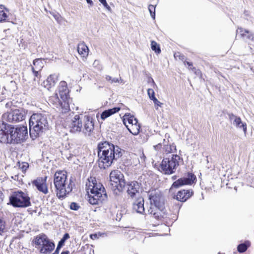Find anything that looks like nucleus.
Here are the masks:
<instances>
[{
	"label": "nucleus",
	"instance_id": "obj_1",
	"mask_svg": "<svg viewBox=\"0 0 254 254\" xmlns=\"http://www.w3.org/2000/svg\"><path fill=\"white\" fill-rule=\"evenodd\" d=\"M28 137L26 127H14L4 122L0 124V142L15 144L23 142Z\"/></svg>",
	"mask_w": 254,
	"mask_h": 254
},
{
	"label": "nucleus",
	"instance_id": "obj_2",
	"mask_svg": "<svg viewBox=\"0 0 254 254\" xmlns=\"http://www.w3.org/2000/svg\"><path fill=\"white\" fill-rule=\"evenodd\" d=\"M123 155L122 149L117 145L108 141L100 142L98 145L99 165L106 169Z\"/></svg>",
	"mask_w": 254,
	"mask_h": 254
},
{
	"label": "nucleus",
	"instance_id": "obj_3",
	"mask_svg": "<svg viewBox=\"0 0 254 254\" xmlns=\"http://www.w3.org/2000/svg\"><path fill=\"white\" fill-rule=\"evenodd\" d=\"M89 194V202L92 205L100 204L106 202L108 196L104 187L100 183H97L95 178L91 177L86 184Z\"/></svg>",
	"mask_w": 254,
	"mask_h": 254
},
{
	"label": "nucleus",
	"instance_id": "obj_4",
	"mask_svg": "<svg viewBox=\"0 0 254 254\" xmlns=\"http://www.w3.org/2000/svg\"><path fill=\"white\" fill-rule=\"evenodd\" d=\"M49 124L45 115L33 114L29 119V131L31 137L34 139L48 129Z\"/></svg>",
	"mask_w": 254,
	"mask_h": 254
},
{
	"label": "nucleus",
	"instance_id": "obj_5",
	"mask_svg": "<svg viewBox=\"0 0 254 254\" xmlns=\"http://www.w3.org/2000/svg\"><path fill=\"white\" fill-rule=\"evenodd\" d=\"M73 182L71 179L69 182L65 172L57 171L54 177V184L57 191V195L60 198H64L66 194L70 192L73 188Z\"/></svg>",
	"mask_w": 254,
	"mask_h": 254
},
{
	"label": "nucleus",
	"instance_id": "obj_6",
	"mask_svg": "<svg viewBox=\"0 0 254 254\" xmlns=\"http://www.w3.org/2000/svg\"><path fill=\"white\" fill-rule=\"evenodd\" d=\"M180 160V157L176 154L172 155L171 157L164 158L160 166L161 172L168 175L175 173L179 166Z\"/></svg>",
	"mask_w": 254,
	"mask_h": 254
},
{
	"label": "nucleus",
	"instance_id": "obj_7",
	"mask_svg": "<svg viewBox=\"0 0 254 254\" xmlns=\"http://www.w3.org/2000/svg\"><path fill=\"white\" fill-rule=\"evenodd\" d=\"M9 203L14 207L25 208L31 205L28 195L22 191H15L9 196Z\"/></svg>",
	"mask_w": 254,
	"mask_h": 254
},
{
	"label": "nucleus",
	"instance_id": "obj_8",
	"mask_svg": "<svg viewBox=\"0 0 254 254\" xmlns=\"http://www.w3.org/2000/svg\"><path fill=\"white\" fill-rule=\"evenodd\" d=\"M33 241L36 245L41 246L40 252L42 254H50L55 248L54 243L51 242L48 237L43 233L37 236L34 239Z\"/></svg>",
	"mask_w": 254,
	"mask_h": 254
},
{
	"label": "nucleus",
	"instance_id": "obj_9",
	"mask_svg": "<svg viewBox=\"0 0 254 254\" xmlns=\"http://www.w3.org/2000/svg\"><path fill=\"white\" fill-rule=\"evenodd\" d=\"M26 112L22 108L11 110L10 112L3 114V120L10 123H16L25 119Z\"/></svg>",
	"mask_w": 254,
	"mask_h": 254
},
{
	"label": "nucleus",
	"instance_id": "obj_10",
	"mask_svg": "<svg viewBox=\"0 0 254 254\" xmlns=\"http://www.w3.org/2000/svg\"><path fill=\"white\" fill-rule=\"evenodd\" d=\"M123 174L119 170L112 171L110 174V179L112 186L115 185L118 190L122 191L126 186Z\"/></svg>",
	"mask_w": 254,
	"mask_h": 254
},
{
	"label": "nucleus",
	"instance_id": "obj_11",
	"mask_svg": "<svg viewBox=\"0 0 254 254\" xmlns=\"http://www.w3.org/2000/svg\"><path fill=\"white\" fill-rule=\"evenodd\" d=\"M49 104L54 105L63 113H66L70 111L69 103L68 101L60 99L58 93L51 96L49 99Z\"/></svg>",
	"mask_w": 254,
	"mask_h": 254
},
{
	"label": "nucleus",
	"instance_id": "obj_12",
	"mask_svg": "<svg viewBox=\"0 0 254 254\" xmlns=\"http://www.w3.org/2000/svg\"><path fill=\"white\" fill-rule=\"evenodd\" d=\"M150 206L157 208L159 210L164 208V199L159 191H152L149 195Z\"/></svg>",
	"mask_w": 254,
	"mask_h": 254
},
{
	"label": "nucleus",
	"instance_id": "obj_13",
	"mask_svg": "<svg viewBox=\"0 0 254 254\" xmlns=\"http://www.w3.org/2000/svg\"><path fill=\"white\" fill-rule=\"evenodd\" d=\"M70 132L76 133L82 131V123L79 115H76L71 120L68 125Z\"/></svg>",
	"mask_w": 254,
	"mask_h": 254
},
{
	"label": "nucleus",
	"instance_id": "obj_14",
	"mask_svg": "<svg viewBox=\"0 0 254 254\" xmlns=\"http://www.w3.org/2000/svg\"><path fill=\"white\" fill-rule=\"evenodd\" d=\"M195 180L196 177L193 174L188 173L187 177L180 178L174 182L172 187L177 188L185 185H191Z\"/></svg>",
	"mask_w": 254,
	"mask_h": 254
},
{
	"label": "nucleus",
	"instance_id": "obj_15",
	"mask_svg": "<svg viewBox=\"0 0 254 254\" xmlns=\"http://www.w3.org/2000/svg\"><path fill=\"white\" fill-rule=\"evenodd\" d=\"M127 195L133 198L139 194L140 184L137 181H131L127 184Z\"/></svg>",
	"mask_w": 254,
	"mask_h": 254
},
{
	"label": "nucleus",
	"instance_id": "obj_16",
	"mask_svg": "<svg viewBox=\"0 0 254 254\" xmlns=\"http://www.w3.org/2000/svg\"><path fill=\"white\" fill-rule=\"evenodd\" d=\"M228 116L231 124L236 128H242L246 134L247 129L246 123H243L240 117L234 115L233 113H229Z\"/></svg>",
	"mask_w": 254,
	"mask_h": 254
},
{
	"label": "nucleus",
	"instance_id": "obj_17",
	"mask_svg": "<svg viewBox=\"0 0 254 254\" xmlns=\"http://www.w3.org/2000/svg\"><path fill=\"white\" fill-rule=\"evenodd\" d=\"M47 178V177L44 178L39 177L32 182L33 185L35 186L36 189L44 194L48 193V189L46 185Z\"/></svg>",
	"mask_w": 254,
	"mask_h": 254
},
{
	"label": "nucleus",
	"instance_id": "obj_18",
	"mask_svg": "<svg viewBox=\"0 0 254 254\" xmlns=\"http://www.w3.org/2000/svg\"><path fill=\"white\" fill-rule=\"evenodd\" d=\"M59 94L62 100L68 101L69 103L70 99L69 97V90L67 87V83L64 81L60 82L59 85Z\"/></svg>",
	"mask_w": 254,
	"mask_h": 254
},
{
	"label": "nucleus",
	"instance_id": "obj_19",
	"mask_svg": "<svg viewBox=\"0 0 254 254\" xmlns=\"http://www.w3.org/2000/svg\"><path fill=\"white\" fill-rule=\"evenodd\" d=\"M94 128V125L92 119L89 116H85L84 127L83 128H82V132L86 135H90Z\"/></svg>",
	"mask_w": 254,
	"mask_h": 254
},
{
	"label": "nucleus",
	"instance_id": "obj_20",
	"mask_svg": "<svg viewBox=\"0 0 254 254\" xmlns=\"http://www.w3.org/2000/svg\"><path fill=\"white\" fill-rule=\"evenodd\" d=\"M144 200L142 196H138L132 204V209L137 213L142 214L144 211Z\"/></svg>",
	"mask_w": 254,
	"mask_h": 254
},
{
	"label": "nucleus",
	"instance_id": "obj_21",
	"mask_svg": "<svg viewBox=\"0 0 254 254\" xmlns=\"http://www.w3.org/2000/svg\"><path fill=\"white\" fill-rule=\"evenodd\" d=\"M193 194V191L190 190H182L178 192L176 199L180 201L185 202L190 198Z\"/></svg>",
	"mask_w": 254,
	"mask_h": 254
},
{
	"label": "nucleus",
	"instance_id": "obj_22",
	"mask_svg": "<svg viewBox=\"0 0 254 254\" xmlns=\"http://www.w3.org/2000/svg\"><path fill=\"white\" fill-rule=\"evenodd\" d=\"M57 81V76L56 74L50 75L46 80L43 82V86L49 90L54 87Z\"/></svg>",
	"mask_w": 254,
	"mask_h": 254
},
{
	"label": "nucleus",
	"instance_id": "obj_23",
	"mask_svg": "<svg viewBox=\"0 0 254 254\" xmlns=\"http://www.w3.org/2000/svg\"><path fill=\"white\" fill-rule=\"evenodd\" d=\"M121 108L120 107H115L112 109H109L108 110H106L102 112L101 114V118L104 120L106 118L111 116V115L114 114L118 112L120 110Z\"/></svg>",
	"mask_w": 254,
	"mask_h": 254
},
{
	"label": "nucleus",
	"instance_id": "obj_24",
	"mask_svg": "<svg viewBox=\"0 0 254 254\" xmlns=\"http://www.w3.org/2000/svg\"><path fill=\"white\" fill-rule=\"evenodd\" d=\"M77 51L78 54L82 57H86L88 55L89 49L88 47L84 42L78 44L77 46Z\"/></svg>",
	"mask_w": 254,
	"mask_h": 254
},
{
	"label": "nucleus",
	"instance_id": "obj_25",
	"mask_svg": "<svg viewBox=\"0 0 254 254\" xmlns=\"http://www.w3.org/2000/svg\"><path fill=\"white\" fill-rule=\"evenodd\" d=\"M165 139H163L164 147L162 153L163 154H168L174 152L176 150V146L174 143L172 144H165Z\"/></svg>",
	"mask_w": 254,
	"mask_h": 254
},
{
	"label": "nucleus",
	"instance_id": "obj_26",
	"mask_svg": "<svg viewBox=\"0 0 254 254\" xmlns=\"http://www.w3.org/2000/svg\"><path fill=\"white\" fill-rule=\"evenodd\" d=\"M137 120L133 116H131L129 114H126L124 116L123 122L124 125L127 127L128 125H127V123L130 125H134L136 123H137Z\"/></svg>",
	"mask_w": 254,
	"mask_h": 254
},
{
	"label": "nucleus",
	"instance_id": "obj_27",
	"mask_svg": "<svg viewBox=\"0 0 254 254\" xmlns=\"http://www.w3.org/2000/svg\"><path fill=\"white\" fill-rule=\"evenodd\" d=\"M163 210H159L156 207L150 206L148 209V213L152 215L154 218L157 220H160L162 217L160 211H162Z\"/></svg>",
	"mask_w": 254,
	"mask_h": 254
},
{
	"label": "nucleus",
	"instance_id": "obj_28",
	"mask_svg": "<svg viewBox=\"0 0 254 254\" xmlns=\"http://www.w3.org/2000/svg\"><path fill=\"white\" fill-rule=\"evenodd\" d=\"M140 128V127L138 123L134 125L132 124L129 127H127L128 131L133 135H137L139 133Z\"/></svg>",
	"mask_w": 254,
	"mask_h": 254
},
{
	"label": "nucleus",
	"instance_id": "obj_29",
	"mask_svg": "<svg viewBox=\"0 0 254 254\" xmlns=\"http://www.w3.org/2000/svg\"><path fill=\"white\" fill-rule=\"evenodd\" d=\"M250 242L246 241L245 243L239 244L238 246L237 250L239 253H242L246 252L250 246Z\"/></svg>",
	"mask_w": 254,
	"mask_h": 254
},
{
	"label": "nucleus",
	"instance_id": "obj_30",
	"mask_svg": "<svg viewBox=\"0 0 254 254\" xmlns=\"http://www.w3.org/2000/svg\"><path fill=\"white\" fill-rule=\"evenodd\" d=\"M33 64L35 68L38 70H41L44 66L43 60L41 59H36L33 61Z\"/></svg>",
	"mask_w": 254,
	"mask_h": 254
},
{
	"label": "nucleus",
	"instance_id": "obj_31",
	"mask_svg": "<svg viewBox=\"0 0 254 254\" xmlns=\"http://www.w3.org/2000/svg\"><path fill=\"white\" fill-rule=\"evenodd\" d=\"M4 9V6L0 5V22L4 21L7 17V13L5 12Z\"/></svg>",
	"mask_w": 254,
	"mask_h": 254
},
{
	"label": "nucleus",
	"instance_id": "obj_32",
	"mask_svg": "<svg viewBox=\"0 0 254 254\" xmlns=\"http://www.w3.org/2000/svg\"><path fill=\"white\" fill-rule=\"evenodd\" d=\"M151 48L156 53L159 54L161 53V50L159 45L154 41H151Z\"/></svg>",
	"mask_w": 254,
	"mask_h": 254
},
{
	"label": "nucleus",
	"instance_id": "obj_33",
	"mask_svg": "<svg viewBox=\"0 0 254 254\" xmlns=\"http://www.w3.org/2000/svg\"><path fill=\"white\" fill-rule=\"evenodd\" d=\"M105 78L107 81L110 82L111 83L119 82L120 80H122L121 78H120V79L117 78H113L111 76L107 75H106Z\"/></svg>",
	"mask_w": 254,
	"mask_h": 254
},
{
	"label": "nucleus",
	"instance_id": "obj_34",
	"mask_svg": "<svg viewBox=\"0 0 254 254\" xmlns=\"http://www.w3.org/2000/svg\"><path fill=\"white\" fill-rule=\"evenodd\" d=\"M148 10L149 11L151 17L155 19V6L154 5L150 4L148 6Z\"/></svg>",
	"mask_w": 254,
	"mask_h": 254
},
{
	"label": "nucleus",
	"instance_id": "obj_35",
	"mask_svg": "<svg viewBox=\"0 0 254 254\" xmlns=\"http://www.w3.org/2000/svg\"><path fill=\"white\" fill-rule=\"evenodd\" d=\"M237 33H240V35L242 37H244L246 34H249V31L246 29H243L242 28H238L237 30Z\"/></svg>",
	"mask_w": 254,
	"mask_h": 254
},
{
	"label": "nucleus",
	"instance_id": "obj_36",
	"mask_svg": "<svg viewBox=\"0 0 254 254\" xmlns=\"http://www.w3.org/2000/svg\"><path fill=\"white\" fill-rule=\"evenodd\" d=\"M80 206L76 202H71L70 204V209L73 210H77Z\"/></svg>",
	"mask_w": 254,
	"mask_h": 254
},
{
	"label": "nucleus",
	"instance_id": "obj_37",
	"mask_svg": "<svg viewBox=\"0 0 254 254\" xmlns=\"http://www.w3.org/2000/svg\"><path fill=\"white\" fill-rule=\"evenodd\" d=\"M29 165L26 162H22L21 164L19 165V168L22 170L23 171H26L27 169L28 168Z\"/></svg>",
	"mask_w": 254,
	"mask_h": 254
},
{
	"label": "nucleus",
	"instance_id": "obj_38",
	"mask_svg": "<svg viewBox=\"0 0 254 254\" xmlns=\"http://www.w3.org/2000/svg\"><path fill=\"white\" fill-rule=\"evenodd\" d=\"M152 100L153 101L155 107L156 106L161 107V105H162V103L159 101L155 97H153Z\"/></svg>",
	"mask_w": 254,
	"mask_h": 254
},
{
	"label": "nucleus",
	"instance_id": "obj_39",
	"mask_svg": "<svg viewBox=\"0 0 254 254\" xmlns=\"http://www.w3.org/2000/svg\"><path fill=\"white\" fill-rule=\"evenodd\" d=\"M147 94L149 98L152 100V97H155V92L152 89H148L147 90Z\"/></svg>",
	"mask_w": 254,
	"mask_h": 254
},
{
	"label": "nucleus",
	"instance_id": "obj_40",
	"mask_svg": "<svg viewBox=\"0 0 254 254\" xmlns=\"http://www.w3.org/2000/svg\"><path fill=\"white\" fill-rule=\"evenodd\" d=\"M5 229V222L0 217V233L3 232Z\"/></svg>",
	"mask_w": 254,
	"mask_h": 254
},
{
	"label": "nucleus",
	"instance_id": "obj_41",
	"mask_svg": "<svg viewBox=\"0 0 254 254\" xmlns=\"http://www.w3.org/2000/svg\"><path fill=\"white\" fill-rule=\"evenodd\" d=\"M32 71L35 77H37L38 78L40 77V75L39 73V71L40 70L36 69L34 68V67H32Z\"/></svg>",
	"mask_w": 254,
	"mask_h": 254
},
{
	"label": "nucleus",
	"instance_id": "obj_42",
	"mask_svg": "<svg viewBox=\"0 0 254 254\" xmlns=\"http://www.w3.org/2000/svg\"><path fill=\"white\" fill-rule=\"evenodd\" d=\"M69 238V235L68 233H65L64 234L62 239L60 241L61 242L64 243L65 241L67 240Z\"/></svg>",
	"mask_w": 254,
	"mask_h": 254
},
{
	"label": "nucleus",
	"instance_id": "obj_43",
	"mask_svg": "<svg viewBox=\"0 0 254 254\" xmlns=\"http://www.w3.org/2000/svg\"><path fill=\"white\" fill-rule=\"evenodd\" d=\"M64 245V244L63 243L61 242V241H59L56 251L59 253V251L60 250V249Z\"/></svg>",
	"mask_w": 254,
	"mask_h": 254
},
{
	"label": "nucleus",
	"instance_id": "obj_44",
	"mask_svg": "<svg viewBox=\"0 0 254 254\" xmlns=\"http://www.w3.org/2000/svg\"><path fill=\"white\" fill-rule=\"evenodd\" d=\"M153 148L156 151H159L162 148V144L159 143L157 145H154Z\"/></svg>",
	"mask_w": 254,
	"mask_h": 254
},
{
	"label": "nucleus",
	"instance_id": "obj_45",
	"mask_svg": "<svg viewBox=\"0 0 254 254\" xmlns=\"http://www.w3.org/2000/svg\"><path fill=\"white\" fill-rule=\"evenodd\" d=\"M102 4L103 5V6L107 8L108 10H111V7L107 3L106 0H105L104 2H102Z\"/></svg>",
	"mask_w": 254,
	"mask_h": 254
},
{
	"label": "nucleus",
	"instance_id": "obj_46",
	"mask_svg": "<svg viewBox=\"0 0 254 254\" xmlns=\"http://www.w3.org/2000/svg\"><path fill=\"white\" fill-rule=\"evenodd\" d=\"M247 36V38L252 40V41H254V33H250Z\"/></svg>",
	"mask_w": 254,
	"mask_h": 254
},
{
	"label": "nucleus",
	"instance_id": "obj_47",
	"mask_svg": "<svg viewBox=\"0 0 254 254\" xmlns=\"http://www.w3.org/2000/svg\"><path fill=\"white\" fill-rule=\"evenodd\" d=\"M86 2L89 4L90 5H92L93 4V1L92 0H86Z\"/></svg>",
	"mask_w": 254,
	"mask_h": 254
},
{
	"label": "nucleus",
	"instance_id": "obj_48",
	"mask_svg": "<svg viewBox=\"0 0 254 254\" xmlns=\"http://www.w3.org/2000/svg\"><path fill=\"white\" fill-rule=\"evenodd\" d=\"M185 64H187L189 66H192V63L189 62H185Z\"/></svg>",
	"mask_w": 254,
	"mask_h": 254
},
{
	"label": "nucleus",
	"instance_id": "obj_49",
	"mask_svg": "<svg viewBox=\"0 0 254 254\" xmlns=\"http://www.w3.org/2000/svg\"><path fill=\"white\" fill-rule=\"evenodd\" d=\"M54 17L56 20H58L60 17V15L59 14H55L54 15Z\"/></svg>",
	"mask_w": 254,
	"mask_h": 254
},
{
	"label": "nucleus",
	"instance_id": "obj_50",
	"mask_svg": "<svg viewBox=\"0 0 254 254\" xmlns=\"http://www.w3.org/2000/svg\"><path fill=\"white\" fill-rule=\"evenodd\" d=\"M69 252L68 251H63L62 252L61 254H69Z\"/></svg>",
	"mask_w": 254,
	"mask_h": 254
},
{
	"label": "nucleus",
	"instance_id": "obj_51",
	"mask_svg": "<svg viewBox=\"0 0 254 254\" xmlns=\"http://www.w3.org/2000/svg\"><path fill=\"white\" fill-rule=\"evenodd\" d=\"M2 193L1 192H0V201H1L2 200Z\"/></svg>",
	"mask_w": 254,
	"mask_h": 254
},
{
	"label": "nucleus",
	"instance_id": "obj_52",
	"mask_svg": "<svg viewBox=\"0 0 254 254\" xmlns=\"http://www.w3.org/2000/svg\"><path fill=\"white\" fill-rule=\"evenodd\" d=\"M59 252H57L56 251H55V252L52 254H59Z\"/></svg>",
	"mask_w": 254,
	"mask_h": 254
},
{
	"label": "nucleus",
	"instance_id": "obj_53",
	"mask_svg": "<svg viewBox=\"0 0 254 254\" xmlns=\"http://www.w3.org/2000/svg\"><path fill=\"white\" fill-rule=\"evenodd\" d=\"M169 137L170 136H169V135L168 134L166 133V134H165V137L166 138V137Z\"/></svg>",
	"mask_w": 254,
	"mask_h": 254
},
{
	"label": "nucleus",
	"instance_id": "obj_54",
	"mask_svg": "<svg viewBox=\"0 0 254 254\" xmlns=\"http://www.w3.org/2000/svg\"><path fill=\"white\" fill-rule=\"evenodd\" d=\"M94 236V238H95L96 237V235H91V238H93L92 237Z\"/></svg>",
	"mask_w": 254,
	"mask_h": 254
},
{
	"label": "nucleus",
	"instance_id": "obj_55",
	"mask_svg": "<svg viewBox=\"0 0 254 254\" xmlns=\"http://www.w3.org/2000/svg\"><path fill=\"white\" fill-rule=\"evenodd\" d=\"M178 54H179V53H178V54H176H176L174 55V56H175V58H176L177 56H178Z\"/></svg>",
	"mask_w": 254,
	"mask_h": 254
},
{
	"label": "nucleus",
	"instance_id": "obj_56",
	"mask_svg": "<svg viewBox=\"0 0 254 254\" xmlns=\"http://www.w3.org/2000/svg\"><path fill=\"white\" fill-rule=\"evenodd\" d=\"M172 178H173V180H175V179H176V176H173V177H172Z\"/></svg>",
	"mask_w": 254,
	"mask_h": 254
},
{
	"label": "nucleus",
	"instance_id": "obj_57",
	"mask_svg": "<svg viewBox=\"0 0 254 254\" xmlns=\"http://www.w3.org/2000/svg\"><path fill=\"white\" fill-rule=\"evenodd\" d=\"M179 57H180V59H181V58L183 57L184 56L183 55H180Z\"/></svg>",
	"mask_w": 254,
	"mask_h": 254
},
{
	"label": "nucleus",
	"instance_id": "obj_58",
	"mask_svg": "<svg viewBox=\"0 0 254 254\" xmlns=\"http://www.w3.org/2000/svg\"><path fill=\"white\" fill-rule=\"evenodd\" d=\"M152 83H153V84H155V82H154V80H153V79H152Z\"/></svg>",
	"mask_w": 254,
	"mask_h": 254
}]
</instances>
